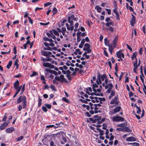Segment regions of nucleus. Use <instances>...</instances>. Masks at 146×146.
Returning <instances> with one entry per match:
<instances>
[{
    "label": "nucleus",
    "mask_w": 146,
    "mask_h": 146,
    "mask_svg": "<svg viewBox=\"0 0 146 146\" xmlns=\"http://www.w3.org/2000/svg\"><path fill=\"white\" fill-rule=\"evenodd\" d=\"M107 29L109 30L111 32H113V28L111 27H110L109 29Z\"/></svg>",
    "instance_id": "56"
},
{
    "label": "nucleus",
    "mask_w": 146,
    "mask_h": 146,
    "mask_svg": "<svg viewBox=\"0 0 146 146\" xmlns=\"http://www.w3.org/2000/svg\"><path fill=\"white\" fill-rule=\"evenodd\" d=\"M137 114H140L141 111V110L140 108L139 107H137Z\"/></svg>",
    "instance_id": "47"
},
{
    "label": "nucleus",
    "mask_w": 146,
    "mask_h": 146,
    "mask_svg": "<svg viewBox=\"0 0 146 146\" xmlns=\"http://www.w3.org/2000/svg\"><path fill=\"white\" fill-rule=\"evenodd\" d=\"M23 138V136H21L20 137H19L17 139V141H19L22 140Z\"/></svg>",
    "instance_id": "50"
},
{
    "label": "nucleus",
    "mask_w": 146,
    "mask_h": 146,
    "mask_svg": "<svg viewBox=\"0 0 146 146\" xmlns=\"http://www.w3.org/2000/svg\"><path fill=\"white\" fill-rule=\"evenodd\" d=\"M110 81L109 83L105 86V88L107 89L108 88L112 89L113 87V85L112 83H110Z\"/></svg>",
    "instance_id": "16"
},
{
    "label": "nucleus",
    "mask_w": 146,
    "mask_h": 146,
    "mask_svg": "<svg viewBox=\"0 0 146 146\" xmlns=\"http://www.w3.org/2000/svg\"><path fill=\"white\" fill-rule=\"evenodd\" d=\"M53 33L56 35H57L58 36H59V33L56 30L54 29H53Z\"/></svg>",
    "instance_id": "39"
},
{
    "label": "nucleus",
    "mask_w": 146,
    "mask_h": 146,
    "mask_svg": "<svg viewBox=\"0 0 146 146\" xmlns=\"http://www.w3.org/2000/svg\"><path fill=\"white\" fill-rule=\"evenodd\" d=\"M48 51H45L43 50H42L41 52V54L45 56H48Z\"/></svg>",
    "instance_id": "24"
},
{
    "label": "nucleus",
    "mask_w": 146,
    "mask_h": 146,
    "mask_svg": "<svg viewBox=\"0 0 146 146\" xmlns=\"http://www.w3.org/2000/svg\"><path fill=\"white\" fill-rule=\"evenodd\" d=\"M118 39V36H116L115 37L112 42L113 46L114 48H115L117 46V42Z\"/></svg>",
    "instance_id": "7"
},
{
    "label": "nucleus",
    "mask_w": 146,
    "mask_h": 146,
    "mask_svg": "<svg viewBox=\"0 0 146 146\" xmlns=\"http://www.w3.org/2000/svg\"><path fill=\"white\" fill-rule=\"evenodd\" d=\"M121 50H120L116 52V54L118 58H120L121 57L123 58H124V55L123 53H121Z\"/></svg>",
    "instance_id": "6"
},
{
    "label": "nucleus",
    "mask_w": 146,
    "mask_h": 146,
    "mask_svg": "<svg viewBox=\"0 0 146 146\" xmlns=\"http://www.w3.org/2000/svg\"><path fill=\"white\" fill-rule=\"evenodd\" d=\"M42 100L40 98V97H39L38 100V107H40L41 106L42 104Z\"/></svg>",
    "instance_id": "27"
},
{
    "label": "nucleus",
    "mask_w": 146,
    "mask_h": 146,
    "mask_svg": "<svg viewBox=\"0 0 146 146\" xmlns=\"http://www.w3.org/2000/svg\"><path fill=\"white\" fill-rule=\"evenodd\" d=\"M19 82L18 80H17L14 83V87L15 89L21 88L22 86L19 87Z\"/></svg>",
    "instance_id": "11"
},
{
    "label": "nucleus",
    "mask_w": 146,
    "mask_h": 146,
    "mask_svg": "<svg viewBox=\"0 0 146 146\" xmlns=\"http://www.w3.org/2000/svg\"><path fill=\"white\" fill-rule=\"evenodd\" d=\"M12 61H10L9 62L8 64H7V68L9 69L10 67L11 66V65L12 64Z\"/></svg>",
    "instance_id": "38"
},
{
    "label": "nucleus",
    "mask_w": 146,
    "mask_h": 146,
    "mask_svg": "<svg viewBox=\"0 0 146 146\" xmlns=\"http://www.w3.org/2000/svg\"><path fill=\"white\" fill-rule=\"evenodd\" d=\"M104 130H101L100 131V133L99 135L100 136H102V135H103L104 134Z\"/></svg>",
    "instance_id": "61"
},
{
    "label": "nucleus",
    "mask_w": 146,
    "mask_h": 146,
    "mask_svg": "<svg viewBox=\"0 0 146 146\" xmlns=\"http://www.w3.org/2000/svg\"><path fill=\"white\" fill-rule=\"evenodd\" d=\"M52 12L53 13V15L56 14L57 12V10L56 8L54 7L52 10Z\"/></svg>",
    "instance_id": "42"
},
{
    "label": "nucleus",
    "mask_w": 146,
    "mask_h": 146,
    "mask_svg": "<svg viewBox=\"0 0 146 146\" xmlns=\"http://www.w3.org/2000/svg\"><path fill=\"white\" fill-rule=\"evenodd\" d=\"M52 134L50 133V134L47 133L45 134L44 135V137L45 139H52Z\"/></svg>",
    "instance_id": "12"
},
{
    "label": "nucleus",
    "mask_w": 146,
    "mask_h": 146,
    "mask_svg": "<svg viewBox=\"0 0 146 146\" xmlns=\"http://www.w3.org/2000/svg\"><path fill=\"white\" fill-rule=\"evenodd\" d=\"M37 74V73L36 72L34 71L33 72V73L31 75H30V76L31 77H32L35 76Z\"/></svg>",
    "instance_id": "48"
},
{
    "label": "nucleus",
    "mask_w": 146,
    "mask_h": 146,
    "mask_svg": "<svg viewBox=\"0 0 146 146\" xmlns=\"http://www.w3.org/2000/svg\"><path fill=\"white\" fill-rule=\"evenodd\" d=\"M118 98L117 97H115L113 100L111 101L110 104H116V105H118L119 102L117 101Z\"/></svg>",
    "instance_id": "9"
},
{
    "label": "nucleus",
    "mask_w": 146,
    "mask_h": 146,
    "mask_svg": "<svg viewBox=\"0 0 146 146\" xmlns=\"http://www.w3.org/2000/svg\"><path fill=\"white\" fill-rule=\"evenodd\" d=\"M55 79L56 80L59 81L62 83L64 82H65L66 83L68 82L67 80L64 78V76L63 75H60L59 77L56 76L55 77Z\"/></svg>",
    "instance_id": "2"
},
{
    "label": "nucleus",
    "mask_w": 146,
    "mask_h": 146,
    "mask_svg": "<svg viewBox=\"0 0 146 146\" xmlns=\"http://www.w3.org/2000/svg\"><path fill=\"white\" fill-rule=\"evenodd\" d=\"M98 100L99 101H100L99 102L101 104H102L103 103L102 101L104 102L106 100V99L104 98H98Z\"/></svg>",
    "instance_id": "30"
},
{
    "label": "nucleus",
    "mask_w": 146,
    "mask_h": 146,
    "mask_svg": "<svg viewBox=\"0 0 146 146\" xmlns=\"http://www.w3.org/2000/svg\"><path fill=\"white\" fill-rule=\"evenodd\" d=\"M79 100L82 103H84L85 104H87L88 103V102L87 101L86 99V100H83L82 99H80Z\"/></svg>",
    "instance_id": "51"
},
{
    "label": "nucleus",
    "mask_w": 146,
    "mask_h": 146,
    "mask_svg": "<svg viewBox=\"0 0 146 146\" xmlns=\"http://www.w3.org/2000/svg\"><path fill=\"white\" fill-rule=\"evenodd\" d=\"M62 100L63 101H65L68 103H70V101L65 97L63 98Z\"/></svg>",
    "instance_id": "40"
},
{
    "label": "nucleus",
    "mask_w": 146,
    "mask_h": 146,
    "mask_svg": "<svg viewBox=\"0 0 146 146\" xmlns=\"http://www.w3.org/2000/svg\"><path fill=\"white\" fill-rule=\"evenodd\" d=\"M112 121L115 122L123 121L124 118L120 116H117V115L112 117Z\"/></svg>",
    "instance_id": "3"
},
{
    "label": "nucleus",
    "mask_w": 146,
    "mask_h": 146,
    "mask_svg": "<svg viewBox=\"0 0 146 146\" xmlns=\"http://www.w3.org/2000/svg\"><path fill=\"white\" fill-rule=\"evenodd\" d=\"M127 141H136L135 138L134 137L131 136L127 138L126 139Z\"/></svg>",
    "instance_id": "15"
},
{
    "label": "nucleus",
    "mask_w": 146,
    "mask_h": 146,
    "mask_svg": "<svg viewBox=\"0 0 146 146\" xmlns=\"http://www.w3.org/2000/svg\"><path fill=\"white\" fill-rule=\"evenodd\" d=\"M125 132L129 133V132H131L132 131L129 128V127L125 126Z\"/></svg>",
    "instance_id": "31"
},
{
    "label": "nucleus",
    "mask_w": 146,
    "mask_h": 146,
    "mask_svg": "<svg viewBox=\"0 0 146 146\" xmlns=\"http://www.w3.org/2000/svg\"><path fill=\"white\" fill-rule=\"evenodd\" d=\"M45 72H48L51 74H53L56 76L58 75L57 72L54 70H52L48 68H46L45 70Z\"/></svg>",
    "instance_id": "5"
},
{
    "label": "nucleus",
    "mask_w": 146,
    "mask_h": 146,
    "mask_svg": "<svg viewBox=\"0 0 146 146\" xmlns=\"http://www.w3.org/2000/svg\"><path fill=\"white\" fill-rule=\"evenodd\" d=\"M115 92L114 91H112L110 94V96H109V99H111L112 97L114 96L115 94Z\"/></svg>",
    "instance_id": "34"
},
{
    "label": "nucleus",
    "mask_w": 146,
    "mask_h": 146,
    "mask_svg": "<svg viewBox=\"0 0 146 146\" xmlns=\"http://www.w3.org/2000/svg\"><path fill=\"white\" fill-rule=\"evenodd\" d=\"M49 23V22H48L46 23H40V24L41 25H43L44 26H47L48 25Z\"/></svg>",
    "instance_id": "55"
},
{
    "label": "nucleus",
    "mask_w": 146,
    "mask_h": 146,
    "mask_svg": "<svg viewBox=\"0 0 146 146\" xmlns=\"http://www.w3.org/2000/svg\"><path fill=\"white\" fill-rule=\"evenodd\" d=\"M115 14L116 15V19H117L118 20H120V18L119 17V13L118 12L116 13V14Z\"/></svg>",
    "instance_id": "49"
},
{
    "label": "nucleus",
    "mask_w": 146,
    "mask_h": 146,
    "mask_svg": "<svg viewBox=\"0 0 146 146\" xmlns=\"http://www.w3.org/2000/svg\"><path fill=\"white\" fill-rule=\"evenodd\" d=\"M127 125V123L126 122H124L123 123H122L121 124H118L117 125V127H125Z\"/></svg>",
    "instance_id": "20"
},
{
    "label": "nucleus",
    "mask_w": 146,
    "mask_h": 146,
    "mask_svg": "<svg viewBox=\"0 0 146 146\" xmlns=\"http://www.w3.org/2000/svg\"><path fill=\"white\" fill-rule=\"evenodd\" d=\"M106 78V75L105 74H103V75L101 76H100L101 80H102V81H104V79Z\"/></svg>",
    "instance_id": "35"
},
{
    "label": "nucleus",
    "mask_w": 146,
    "mask_h": 146,
    "mask_svg": "<svg viewBox=\"0 0 146 146\" xmlns=\"http://www.w3.org/2000/svg\"><path fill=\"white\" fill-rule=\"evenodd\" d=\"M121 108L120 106L116 107L111 112L112 114H114L118 112L120 110Z\"/></svg>",
    "instance_id": "10"
},
{
    "label": "nucleus",
    "mask_w": 146,
    "mask_h": 146,
    "mask_svg": "<svg viewBox=\"0 0 146 146\" xmlns=\"http://www.w3.org/2000/svg\"><path fill=\"white\" fill-rule=\"evenodd\" d=\"M95 9H96L99 12H101L102 10V8L100 7H99L98 6H97L95 7Z\"/></svg>",
    "instance_id": "36"
},
{
    "label": "nucleus",
    "mask_w": 146,
    "mask_h": 146,
    "mask_svg": "<svg viewBox=\"0 0 146 146\" xmlns=\"http://www.w3.org/2000/svg\"><path fill=\"white\" fill-rule=\"evenodd\" d=\"M134 145H131L130 146H139V143H134Z\"/></svg>",
    "instance_id": "64"
},
{
    "label": "nucleus",
    "mask_w": 146,
    "mask_h": 146,
    "mask_svg": "<svg viewBox=\"0 0 146 146\" xmlns=\"http://www.w3.org/2000/svg\"><path fill=\"white\" fill-rule=\"evenodd\" d=\"M42 109L43 111L44 112H46L47 111V110L46 107L45 106H42Z\"/></svg>",
    "instance_id": "43"
},
{
    "label": "nucleus",
    "mask_w": 146,
    "mask_h": 146,
    "mask_svg": "<svg viewBox=\"0 0 146 146\" xmlns=\"http://www.w3.org/2000/svg\"><path fill=\"white\" fill-rule=\"evenodd\" d=\"M98 85L96 84V83L93 84V87L92 89L93 91L94 92H96V88H98Z\"/></svg>",
    "instance_id": "22"
},
{
    "label": "nucleus",
    "mask_w": 146,
    "mask_h": 146,
    "mask_svg": "<svg viewBox=\"0 0 146 146\" xmlns=\"http://www.w3.org/2000/svg\"><path fill=\"white\" fill-rule=\"evenodd\" d=\"M113 49V48L112 44H111L110 46H109V50L110 53L111 54H112V51Z\"/></svg>",
    "instance_id": "29"
},
{
    "label": "nucleus",
    "mask_w": 146,
    "mask_h": 146,
    "mask_svg": "<svg viewBox=\"0 0 146 146\" xmlns=\"http://www.w3.org/2000/svg\"><path fill=\"white\" fill-rule=\"evenodd\" d=\"M68 22L70 23V31L73 30L74 28V27L73 26L74 25L72 20H71V21H70V22Z\"/></svg>",
    "instance_id": "21"
},
{
    "label": "nucleus",
    "mask_w": 146,
    "mask_h": 146,
    "mask_svg": "<svg viewBox=\"0 0 146 146\" xmlns=\"http://www.w3.org/2000/svg\"><path fill=\"white\" fill-rule=\"evenodd\" d=\"M137 59H136V60L133 62V65L134 66H136L137 65Z\"/></svg>",
    "instance_id": "59"
},
{
    "label": "nucleus",
    "mask_w": 146,
    "mask_h": 146,
    "mask_svg": "<svg viewBox=\"0 0 146 146\" xmlns=\"http://www.w3.org/2000/svg\"><path fill=\"white\" fill-rule=\"evenodd\" d=\"M106 10L108 12V15H110L111 14V11L110 9H106Z\"/></svg>",
    "instance_id": "57"
},
{
    "label": "nucleus",
    "mask_w": 146,
    "mask_h": 146,
    "mask_svg": "<svg viewBox=\"0 0 146 146\" xmlns=\"http://www.w3.org/2000/svg\"><path fill=\"white\" fill-rule=\"evenodd\" d=\"M68 22H70V21H71V19H72L71 20H73L76 21V18L74 17V15H72L70 16H69L68 17Z\"/></svg>",
    "instance_id": "13"
},
{
    "label": "nucleus",
    "mask_w": 146,
    "mask_h": 146,
    "mask_svg": "<svg viewBox=\"0 0 146 146\" xmlns=\"http://www.w3.org/2000/svg\"><path fill=\"white\" fill-rule=\"evenodd\" d=\"M43 65L44 67H48L50 68H53L54 67L53 65L51 64L48 62L43 63Z\"/></svg>",
    "instance_id": "4"
},
{
    "label": "nucleus",
    "mask_w": 146,
    "mask_h": 146,
    "mask_svg": "<svg viewBox=\"0 0 146 146\" xmlns=\"http://www.w3.org/2000/svg\"><path fill=\"white\" fill-rule=\"evenodd\" d=\"M22 102L24 109H26L27 107L26 97L25 96H21L17 100V104L20 103Z\"/></svg>",
    "instance_id": "1"
},
{
    "label": "nucleus",
    "mask_w": 146,
    "mask_h": 146,
    "mask_svg": "<svg viewBox=\"0 0 146 146\" xmlns=\"http://www.w3.org/2000/svg\"><path fill=\"white\" fill-rule=\"evenodd\" d=\"M17 90V91L15 94L14 95V96H13V98H15L16 96L17 95V94H18V93L19 92L20 90H21V88H19V89H15Z\"/></svg>",
    "instance_id": "37"
},
{
    "label": "nucleus",
    "mask_w": 146,
    "mask_h": 146,
    "mask_svg": "<svg viewBox=\"0 0 146 146\" xmlns=\"http://www.w3.org/2000/svg\"><path fill=\"white\" fill-rule=\"evenodd\" d=\"M44 105L48 109H50L51 108L52 106L50 104H45Z\"/></svg>",
    "instance_id": "45"
},
{
    "label": "nucleus",
    "mask_w": 146,
    "mask_h": 146,
    "mask_svg": "<svg viewBox=\"0 0 146 146\" xmlns=\"http://www.w3.org/2000/svg\"><path fill=\"white\" fill-rule=\"evenodd\" d=\"M96 82L98 85H99L100 84H101L102 81L100 79V75H98V78Z\"/></svg>",
    "instance_id": "17"
},
{
    "label": "nucleus",
    "mask_w": 146,
    "mask_h": 146,
    "mask_svg": "<svg viewBox=\"0 0 146 146\" xmlns=\"http://www.w3.org/2000/svg\"><path fill=\"white\" fill-rule=\"evenodd\" d=\"M94 111L95 113H98V112L100 113L101 111L99 110H98L99 109V108L96 106H94Z\"/></svg>",
    "instance_id": "25"
},
{
    "label": "nucleus",
    "mask_w": 146,
    "mask_h": 146,
    "mask_svg": "<svg viewBox=\"0 0 146 146\" xmlns=\"http://www.w3.org/2000/svg\"><path fill=\"white\" fill-rule=\"evenodd\" d=\"M89 120L91 121H92V122L93 123H96L97 121V120L98 119H94L92 118H89Z\"/></svg>",
    "instance_id": "33"
},
{
    "label": "nucleus",
    "mask_w": 146,
    "mask_h": 146,
    "mask_svg": "<svg viewBox=\"0 0 146 146\" xmlns=\"http://www.w3.org/2000/svg\"><path fill=\"white\" fill-rule=\"evenodd\" d=\"M52 4V3L51 2H47L46 3L44 4V6L45 7H46L47 6L49 5Z\"/></svg>",
    "instance_id": "54"
},
{
    "label": "nucleus",
    "mask_w": 146,
    "mask_h": 146,
    "mask_svg": "<svg viewBox=\"0 0 146 146\" xmlns=\"http://www.w3.org/2000/svg\"><path fill=\"white\" fill-rule=\"evenodd\" d=\"M52 60V58H50L49 57H47L46 58H44L43 57H41V60L43 62L46 61H50Z\"/></svg>",
    "instance_id": "18"
},
{
    "label": "nucleus",
    "mask_w": 146,
    "mask_h": 146,
    "mask_svg": "<svg viewBox=\"0 0 146 146\" xmlns=\"http://www.w3.org/2000/svg\"><path fill=\"white\" fill-rule=\"evenodd\" d=\"M28 19L29 20V22L31 24H33V21L32 19H31V18L29 17H28Z\"/></svg>",
    "instance_id": "58"
},
{
    "label": "nucleus",
    "mask_w": 146,
    "mask_h": 146,
    "mask_svg": "<svg viewBox=\"0 0 146 146\" xmlns=\"http://www.w3.org/2000/svg\"><path fill=\"white\" fill-rule=\"evenodd\" d=\"M85 47H86L88 49H90V45L88 43H86L84 44Z\"/></svg>",
    "instance_id": "53"
},
{
    "label": "nucleus",
    "mask_w": 146,
    "mask_h": 146,
    "mask_svg": "<svg viewBox=\"0 0 146 146\" xmlns=\"http://www.w3.org/2000/svg\"><path fill=\"white\" fill-rule=\"evenodd\" d=\"M54 110L58 112V113H63V111H60V110H56L55 109H54Z\"/></svg>",
    "instance_id": "52"
},
{
    "label": "nucleus",
    "mask_w": 146,
    "mask_h": 146,
    "mask_svg": "<svg viewBox=\"0 0 146 146\" xmlns=\"http://www.w3.org/2000/svg\"><path fill=\"white\" fill-rule=\"evenodd\" d=\"M129 92V97H131V96H133L134 94V93H133L132 92Z\"/></svg>",
    "instance_id": "63"
},
{
    "label": "nucleus",
    "mask_w": 146,
    "mask_h": 146,
    "mask_svg": "<svg viewBox=\"0 0 146 146\" xmlns=\"http://www.w3.org/2000/svg\"><path fill=\"white\" fill-rule=\"evenodd\" d=\"M110 25H113V23L111 20L110 22H107L106 24V25L107 27H109Z\"/></svg>",
    "instance_id": "32"
},
{
    "label": "nucleus",
    "mask_w": 146,
    "mask_h": 146,
    "mask_svg": "<svg viewBox=\"0 0 146 146\" xmlns=\"http://www.w3.org/2000/svg\"><path fill=\"white\" fill-rule=\"evenodd\" d=\"M92 102L93 103L99 102V101L98 100V98L96 97H94L92 100Z\"/></svg>",
    "instance_id": "23"
},
{
    "label": "nucleus",
    "mask_w": 146,
    "mask_h": 146,
    "mask_svg": "<svg viewBox=\"0 0 146 146\" xmlns=\"http://www.w3.org/2000/svg\"><path fill=\"white\" fill-rule=\"evenodd\" d=\"M132 18L131 19V20L130 21V24L131 26L133 27L134 26V25L135 23V17L132 14Z\"/></svg>",
    "instance_id": "8"
},
{
    "label": "nucleus",
    "mask_w": 146,
    "mask_h": 146,
    "mask_svg": "<svg viewBox=\"0 0 146 146\" xmlns=\"http://www.w3.org/2000/svg\"><path fill=\"white\" fill-rule=\"evenodd\" d=\"M15 129L14 127H12L9 128L7 129L6 130V132L7 133H10L12 132Z\"/></svg>",
    "instance_id": "14"
},
{
    "label": "nucleus",
    "mask_w": 146,
    "mask_h": 146,
    "mask_svg": "<svg viewBox=\"0 0 146 146\" xmlns=\"http://www.w3.org/2000/svg\"><path fill=\"white\" fill-rule=\"evenodd\" d=\"M8 125H7V123L6 122H4L0 127V129L1 130H3Z\"/></svg>",
    "instance_id": "19"
},
{
    "label": "nucleus",
    "mask_w": 146,
    "mask_h": 146,
    "mask_svg": "<svg viewBox=\"0 0 146 146\" xmlns=\"http://www.w3.org/2000/svg\"><path fill=\"white\" fill-rule=\"evenodd\" d=\"M104 42L105 45L107 46H110V44L108 40L106 38L104 40Z\"/></svg>",
    "instance_id": "26"
},
{
    "label": "nucleus",
    "mask_w": 146,
    "mask_h": 146,
    "mask_svg": "<svg viewBox=\"0 0 146 146\" xmlns=\"http://www.w3.org/2000/svg\"><path fill=\"white\" fill-rule=\"evenodd\" d=\"M143 51V50L142 49V48H140L139 50V54L140 55H141L142 54Z\"/></svg>",
    "instance_id": "60"
},
{
    "label": "nucleus",
    "mask_w": 146,
    "mask_h": 146,
    "mask_svg": "<svg viewBox=\"0 0 146 146\" xmlns=\"http://www.w3.org/2000/svg\"><path fill=\"white\" fill-rule=\"evenodd\" d=\"M9 50L8 52H3V51H1V53L2 54H9L10 53V51H11V50H10V49L9 48Z\"/></svg>",
    "instance_id": "46"
},
{
    "label": "nucleus",
    "mask_w": 146,
    "mask_h": 146,
    "mask_svg": "<svg viewBox=\"0 0 146 146\" xmlns=\"http://www.w3.org/2000/svg\"><path fill=\"white\" fill-rule=\"evenodd\" d=\"M46 72L45 73V74L46 75V76L47 77L49 78V76L50 75V73L49 72Z\"/></svg>",
    "instance_id": "62"
},
{
    "label": "nucleus",
    "mask_w": 146,
    "mask_h": 146,
    "mask_svg": "<svg viewBox=\"0 0 146 146\" xmlns=\"http://www.w3.org/2000/svg\"><path fill=\"white\" fill-rule=\"evenodd\" d=\"M105 120V119L104 118H102V119L100 120H98V123L99 124H101L102 123H103V122H104Z\"/></svg>",
    "instance_id": "41"
},
{
    "label": "nucleus",
    "mask_w": 146,
    "mask_h": 146,
    "mask_svg": "<svg viewBox=\"0 0 146 146\" xmlns=\"http://www.w3.org/2000/svg\"><path fill=\"white\" fill-rule=\"evenodd\" d=\"M12 116L11 115L9 116V119L7 121V122L6 123H7V125H8L9 123H10V121L12 119Z\"/></svg>",
    "instance_id": "44"
},
{
    "label": "nucleus",
    "mask_w": 146,
    "mask_h": 146,
    "mask_svg": "<svg viewBox=\"0 0 146 146\" xmlns=\"http://www.w3.org/2000/svg\"><path fill=\"white\" fill-rule=\"evenodd\" d=\"M137 54V52L136 51L135 52L133 53L131 56V59L132 60H133L134 58H135V59H137L136 57Z\"/></svg>",
    "instance_id": "28"
}]
</instances>
